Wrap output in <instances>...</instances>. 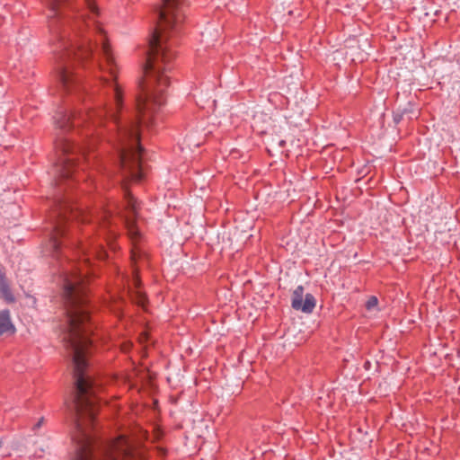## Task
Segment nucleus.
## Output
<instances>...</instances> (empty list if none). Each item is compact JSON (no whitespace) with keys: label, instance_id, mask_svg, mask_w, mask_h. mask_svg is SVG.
Segmentation results:
<instances>
[{"label":"nucleus","instance_id":"f257e3e1","mask_svg":"<svg viewBox=\"0 0 460 460\" xmlns=\"http://www.w3.org/2000/svg\"><path fill=\"white\" fill-rule=\"evenodd\" d=\"M63 299L66 305L65 337L72 351L75 394L72 406L75 413L73 460H130L134 456L130 441L123 435L110 442L96 441L91 433L99 399L97 385L86 373V356L93 345L89 337L90 318L86 307L85 279L75 267L62 275Z\"/></svg>","mask_w":460,"mask_h":460},{"label":"nucleus","instance_id":"9b49d317","mask_svg":"<svg viewBox=\"0 0 460 460\" xmlns=\"http://www.w3.org/2000/svg\"><path fill=\"white\" fill-rule=\"evenodd\" d=\"M378 299L376 296H370L366 303V307L367 310H372L376 306H377Z\"/></svg>","mask_w":460,"mask_h":460},{"label":"nucleus","instance_id":"f8f14e48","mask_svg":"<svg viewBox=\"0 0 460 460\" xmlns=\"http://www.w3.org/2000/svg\"><path fill=\"white\" fill-rule=\"evenodd\" d=\"M212 4L216 8H220L221 5L226 4V0H212Z\"/></svg>","mask_w":460,"mask_h":460},{"label":"nucleus","instance_id":"f03ea898","mask_svg":"<svg viewBox=\"0 0 460 460\" xmlns=\"http://www.w3.org/2000/svg\"><path fill=\"white\" fill-rule=\"evenodd\" d=\"M56 148L60 153L58 162L55 165L58 181L72 178L79 168L84 170L81 159L90 162V155L86 156V152L90 149L89 144H75L74 140L60 136L56 140Z\"/></svg>","mask_w":460,"mask_h":460},{"label":"nucleus","instance_id":"ddd939ff","mask_svg":"<svg viewBox=\"0 0 460 460\" xmlns=\"http://www.w3.org/2000/svg\"><path fill=\"white\" fill-rule=\"evenodd\" d=\"M145 301H146V297L144 295L140 294L139 293V296H138V300H137V304L144 306L145 305Z\"/></svg>","mask_w":460,"mask_h":460},{"label":"nucleus","instance_id":"7ed1b4c3","mask_svg":"<svg viewBox=\"0 0 460 460\" xmlns=\"http://www.w3.org/2000/svg\"><path fill=\"white\" fill-rule=\"evenodd\" d=\"M60 206V214L64 217V221H67L72 217L77 221H81L83 223L91 222L92 230L95 231L100 229L102 233L105 235L107 243H110V238L115 236V232L112 229L107 230L108 227L111 226L112 220L114 217L111 209H103L100 211L98 214L90 215L81 209H74L72 206L66 200L58 199Z\"/></svg>","mask_w":460,"mask_h":460},{"label":"nucleus","instance_id":"6e6552de","mask_svg":"<svg viewBox=\"0 0 460 460\" xmlns=\"http://www.w3.org/2000/svg\"><path fill=\"white\" fill-rule=\"evenodd\" d=\"M0 294L7 302H13L14 297L5 280L4 274L0 270Z\"/></svg>","mask_w":460,"mask_h":460},{"label":"nucleus","instance_id":"9d476101","mask_svg":"<svg viewBox=\"0 0 460 460\" xmlns=\"http://www.w3.org/2000/svg\"><path fill=\"white\" fill-rule=\"evenodd\" d=\"M211 32L209 29H207L204 32L201 33V42L205 44L206 48L214 45V39H210Z\"/></svg>","mask_w":460,"mask_h":460},{"label":"nucleus","instance_id":"4468645a","mask_svg":"<svg viewBox=\"0 0 460 460\" xmlns=\"http://www.w3.org/2000/svg\"><path fill=\"white\" fill-rule=\"evenodd\" d=\"M44 421V418H41L33 427L34 429H38L41 427L42 423Z\"/></svg>","mask_w":460,"mask_h":460},{"label":"nucleus","instance_id":"20e7f679","mask_svg":"<svg viewBox=\"0 0 460 460\" xmlns=\"http://www.w3.org/2000/svg\"><path fill=\"white\" fill-rule=\"evenodd\" d=\"M138 201L131 193L125 191V208L124 209H119L118 214L121 222L128 227L132 237H136L138 234V231L135 226V221L138 216Z\"/></svg>","mask_w":460,"mask_h":460},{"label":"nucleus","instance_id":"2eb2a0df","mask_svg":"<svg viewBox=\"0 0 460 460\" xmlns=\"http://www.w3.org/2000/svg\"><path fill=\"white\" fill-rule=\"evenodd\" d=\"M79 248H80V250H81L84 253H85V252H86V250L88 249V248L86 247V245L82 244V243H80V247H79Z\"/></svg>","mask_w":460,"mask_h":460},{"label":"nucleus","instance_id":"423d86ee","mask_svg":"<svg viewBox=\"0 0 460 460\" xmlns=\"http://www.w3.org/2000/svg\"><path fill=\"white\" fill-rule=\"evenodd\" d=\"M15 328L12 323L9 310L0 311V336L13 333Z\"/></svg>","mask_w":460,"mask_h":460},{"label":"nucleus","instance_id":"1a4fd4ad","mask_svg":"<svg viewBox=\"0 0 460 460\" xmlns=\"http://www.w3.org/2000/svg\"><path fill=\"white\" fill-rule=\"evenodd\" d=\"M88 245L91 246L93 253H94L100 260H104L106 257V252L102 249V243H95V242L89 238Z\"/></svg>","mask_w":460,"mask_h":460},{"label":"nucleus","instance_id":"0eeeda50","mask_svg":"<svg viewBox=\"0 0 460 460\" xmlns=\"http://www.w3.org/2000/svg\"><path fill=\"white\" fill-rule=\"evenodd\" d=\"M65 234V229L61 226V224H58L55 226V234L49 240V243L51 245V248L53 250V252H58L63 244V243L59 240V236H63Z\"/></svg>","mask_w":460,"mask_h":460},{"label":"nucleus","instance_id":"39448f33","mask_svg":"<svg viewBox=\"0 0 460 460\" xmlns=\"http://www.w3.org/2000/svg\"><path fill=\"white\" fill-rule=\"evenodd\" d=\"M304 297V288L298 286L294 290L292 295L291 305L295 310L302 311L303 313H312L315 307V298L312 294H306Z\"/></svg>","mask_w":460,"mask_h":460},{"label":"nucleus","instance_id":"dca6fc26","mask_svg":"<svg viewBox=\"0 0 460 460\" xmlns=\"http://www.w3.org/2000/svg\"><path fill=\"white\" fill-rule=\"evenodd\" d=\"M3 440L0 438V448L2 447Z\"/></svg>","mask_w":460,"mask_h":460}]
</instances>
